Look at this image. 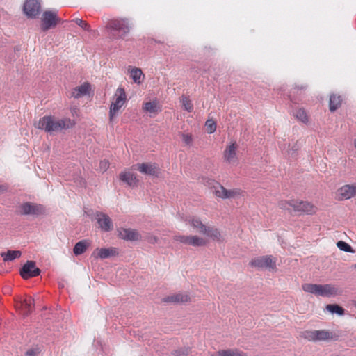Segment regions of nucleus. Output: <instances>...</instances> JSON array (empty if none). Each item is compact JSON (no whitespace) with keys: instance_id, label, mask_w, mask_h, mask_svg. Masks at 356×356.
<instances>
[{"instance_id":"nucleus-44","label":"nucleus","mask_w":356,"mask_h":356,"mask_svg":"<svg viewBox=\"0 0 356 356\" xmlns=\"http://www.w3.org/2000/svg\"><path fill=\"white\" fill-rule=\"evenodd\" d=\"M91 88V86L89 83L88 82H85L83 84H82L81 86L76 88V89H84V90H86V89H90Z\"/></svg>"},{"instance_id":"nucleus-6","label":"nucleus","mask_w":356,"mask_h":356,"mask_svg":"<svg viewBox=\"0 0 356 356\" xmlns=\"http://www.w3.org/2000/svg\"><path fill=\"white\" fill-rule=\"evenodd\" d=\"M238 145L235 140H230L226 145L222 154L225 163L230 165H236L238 163Z\"/></svg>"},{"instance_id":"nucleus-26","label":"nucleus","mask_w":356,"mask_h":356,"mask_svg":"<svg viewBox=\"0 0 356 356\" xmlns=\"http://www.w3.org/2000/svg\"><path fill=\"white\" fill-rule=\"evenodd\" d=\"M207 244V241L203 237L197 235L189 236V245L193 247H201L205 246Z\"/></svg>"},{"instance_id":"nucleus-34","label":"nucleus","mask_w":356,"mask_h":356,"mask_svg":"<svg viewBox=\"0 0 356 356\" xmlns=\"http://www.w3.org/2000/svg\"><path fill=\"white\" fill-rule=\"evenodd\" d=\"M181 102L182 104V106L188 112H191L193 109V104L191 101L186 96H182L181 99Z\"/></svg>"},{"instance_id":"nucleus-27","label":"nucleus","mask_w":356,"mask_h":356,"mask_svg":"<svg viewBox=\"0 0 356 356\" xmlns=\"http://www.w3.org/2000/svg\"><path fill=\"white\" fill-rule=\"evenodd\" d=\"M89 246V243L86 240H82L76 243L73 248V252L75 255L83 254Z\"/></svg>"},{"instance_id":"nucleus-37","label":"nucleus","mask_w":356,"mask_h":356,"mask_svg":"<svg viewBox=\"0 0 356 356\" xmlns=\"http://www.w3.org/2000/svg\"><path fill=\"white\" fill-rule=\"evenodd\" d=\"M219 356H246L245 355L241 354L237 351L224 350L218 353Z\"/></svg>"},{"instance_id":"nucleus-4","label":"nucleus","mask_w":356,"mask_h":356,"mask_svg":"<svg viewBox=\"0 0 356 356\" xmlns=\"http://www.w3.org/2000/svg\"><path fill=\"white\" fill-rule=\"evenodd\" d=\"M300 337L310 342L329 341L333 339L332 333L327 330H308L300 333Z\"/></svg>"},{"instance_id":"nucleus-25","label":"nucleus","mask_w":356,"mask_h":356,"mask_svg":"<svg viewBox=\"0 0 356 356\" xmlns=\"http://www.w3.org/2000/svg\"><path fill=\"white\" fill-rule=\"evenodd\" d=\"M22 256V252L19 250H8L6 252H1V257L3 258V261L9 262L19 258Z\"/></svg>"},{"instance_id":"nucleus-33","label":"nucleus","mask_w":356,"mask_h":356,"mask_svg":"<svg viewBox=\"0 0 356 356\" xmlns=\"http://www.w3.org/2000/svg\"><path fill=\"white\" fill-rule=\"evenodd\" d=\"M205 128L207 134H212L216 131V123L211 119L208 118L205 122Z\"/></svg>"},{"instance_id":"nucleus-31","label":"nucleus","mask_w":356,"mask_h":356,"mask_svg":"<svg viewBox=\"0 0 356 356\" xmlns=\"http://www.w3.org/2000/svg\"><path fill=\"white\" fill-rule=\"evenodd\" d=\"M296 199H291L289 200H280L277 203V206L280 209L286 211L293 210V203Z\"/></svg>"},{"instance_id":"nucleus-15","label":"nucleus","mask_w":356,"mask_h":356,"mask_svg":"<svg viewBox=\"0 0 356 356\" xmlns=\"http://www.w3.org/2000/svg\"><path fill=\"white\" fill-rule=\"evenodd\" d=\"M95 219L99 229L104 232H108L113 230V223L108 214L103 212H97Z\"/></svg>"},{"instance_id":"nucleus-40","label":"nucleus","mask_w":356,"mask_h":356,"mask_svg":"<svg viewBox=\"0 0 356 356\" xmlns=\"http://www.w3.org/2000/svg\"><path fill=\"white\" fill-rule=\"evenodd\" d=\"M146 240L150 244H156L159 241V238L154 234H149L146 236Z\"/></svg>"},{"instance_id":"nucleus-24","label":"nucleus","mask_w":356,"mask_h":356,"mask_svg":"<svg viewBox=\"0 0 356 356\" xmlns=\"http://www.w3.org/2000/svg\"><path fill=\"white\" fill-rule=\"evenodd\" d=\"M58 123L60 131L72 129L76 125V121L69 118L59 119L58 120Z\"/></svg>"},{"instance_id":"nucleus-46","label":"nucleus","mask_w":356,"mask_h":356,"mask_svg":"<svg viewBox=\"0 0 356 356\" xmlns=\"http://www.w3.org/2000/svg\"><path fill=\"white\" fill-rule=\"evenodd\" d=\"M355 147L356 148V140H355Z\"/></svg>"},{"instance_id":"nucleus-7","label":"nucleus","mask_w":356,"mask_h":356,"mask_svg":"<svg viewBox=\"0 0 356 356\" xmlns=\"http://www.w3.org/2000/svg\"><path fill=\"white\" fill-rule=\"evenodd\" d=\"M35 128L44 130L49 134L60 131L58 120L52 115H46L41 118L34 124Z\"/></svg>"},{"instance_id":"nucleus-19","label":"nucleus","mask_w":356,"mask_h":356,"mask_svg":"<svg viewBox=\"0 0 356 356\" xmlns=\"http://www.w3.org/2000/svg\"><path fill=\"white\" fill-rule=\"evenodd\" d=\"M118 254V250L115 247L107 248H97L92 253L93 257L101 259L117 257Z\"/></svg>"},{"instance_id":"nucleus-5","label":"nucleus","mask_w":356,"mask_h":356,"mask_svg":"<svg viewBox=\"0 0 356 356\" xmlns=\"http://www.w3.org/2000/svg\"><path fill=\"white\" fill-rule=\"evenodd\" d=\"M127 102V95L124 90H120L115 93L112 98L109 109V119L111 121L118 115L120 109L124 106Z\"/></svg>"},{"instance_id":"nucleus-20","label":"nucleus","mask_w":356,"mask_h":356,"mask_svg":"<svg viewBox=\"0 0 356 356\" xmlns=\"http://www.w3.org/2000/svg\"><path fill=\"white\" fill-rule=\"evenodd\" d=\"M119 178L122 182L131 187L136 186L138 183V179L135 174L128 170L121 172Z\"/></svg>"},{"instance_id":"nucleus-32","label":"nucleus","mask_w":356,"mask_h":356,"mask_svg":"<svg viewBox=\"0 0 356 356\" xmlns=\"http://www.w3.org/2000/svg\"><path fill=\"white\" fill-rule=\"evenodd\" d=\"M337 247L343 252L348 253H354L355 251L353 248L346 242L343 241H339L337 243Z\"/></svg>"},{"instance_id":"nucleus-42","label":"nucleus","mask_w":356,"mask_h":356,"mask_svg":"<svg viewBox=\"0 0 356 356\" xmlns=\"http://www.w3.org/2000/svg\"><path fill=\"white\" fill-rule=\"evenodd\" d=\"M40 353L39 348H31L26 352V356H37Z\"/></svg>"},{"instance_id":"nucleus-10","label":"nucleus","mask_w":356,"mask_h":356,"mask_svg":"<svg viewBox=\"0 0 356 356\" xmlns=\"http://www.w3.org/2000/svg\"><path fill=\"white\" fill-rule=\"evenodd\" d=\"M293 211L301 215H314L318 211V208L313 203L301 200H295Z\"/></svg>"},{"instance_id":"nucleus-13","label":"nucleus","mask_w":356,"mask_h":356,"mask_svg":"<svg viewBox=\"0 0 356 356\" xmlns=\"http://www.w3.org/2000/svg\"><path fill=\"white\" fill-rule=\"evenodd\" d=\"M117 236L119 238L126 241H139L142 238L141 234L134 229L120 227L117 229Z\"/></svg>"},{"instance_id":"nucleus-36","label":"nucleus","mask_w":356,"mask_h":356,"mask_svg":"<svg viewBox=\"0 0 356 356\" xmlns=\"http://www.w3.org/2000/svg\"><path fill=\"white\" fill-rule=\"evenodd\" d=\"M73 22H74L78 26H79L83 30L90 31V26L86 21H83L79 18H76L73 19Z\"/></svg>"},{"instance_id":"nucleus-11","label":"nucleus","mask_w":356,"mask_h":356,"mask_svg":"<svg viewBox=\"0 0 356 356\" xmlns=\"http://www.w3.org/2000/svg\"><path fill=\"white\" fill-rule=\"evenodd\" d=\"M213 194L221 199H234L243 195V191L239 188L227 189L220 184L214 188Z\"/></svg>"},{"instance_id":"nucleus-12","label":"nucleus","mask_w":356,"mask_h":356,"mask_svg":"<svg viewBox=\"0 0 356 356\" xmlns=\"http://www.w3.org/2000/svg\"><path fill=\"white\" fill-rule=\"evenodd\" d=\"M21 213L25 216H39L45 213V208L42 204L25 202L20 206Z\"/></svg>"},{"instance_id":"nucleus-1","label":"nucleus","mask_w":356,"mask_h":356,"mask_svg":"<svg viewBox=\"0 0 356 356\" xmlns=\"http://www.w3.org/2000/svg\"><path fill=\"white\" fill-rule=\"evenodd\" d=\"M188 225L194 231L202 234L212 241L217 242L223 241V237L217 228L207 226L198 217L190 218L188 219Z\"/></svg>"},{"instance_id":"nucleus-39","label":"nucleus","mask_w":356,"mask_h":356,"mask_svg":"<svg viewBox=\"0 0 356 356\" xmlns=\"http://www.w3.org/2000/svg\"><path fill=\"white\" fill-rule=\"evenodd\" d=\"M109 162L106 160L101 161L99 165V171L104 173L109 168Z\"/></svg>"},{"instance_id":"nucleus-16","label":"nucleus","mask_w":356,"mask_h":356,"mask_svg":"<svg viewBox=\"0 0 356 356\" xmlns=\"http://www.w3.org/2000/svg\"><path fill=\"white\" fill-rule=\"evenodd\" d=\"M356 194V185L347 184L337 189L335 193V197L338 200L343 201L352 198Z\"/></svg>"},{"instance_id":"nucleus-18","label":"nucleus","mask_w":356,"mask_h":356,"mask_svg":"<svg viewBox=\"0 0 356 356\" xmlns=\"http://www.w3.org/2000/svg\"><path fill=\"white\" fill-rule=\"evenodd\" d=\"M40 273V270L36 267L35 263L33 261H27L20 270L21 276L25 280L38 276Z\"/></svg>"},{"instance_id":"nucleus-9","label":"nucleus","mask_w":356,"mask_h":356,"mask_svg":"<svg viewBox=\"0 0 356 356\" xmlns=\"http://www.w3.org/2000/svg\"><path fill=\"white\" fill-rule=\"evenodd\" d=\"M60 21L57 10H46L42 13L41 17V29L43 31H47L56 27Z\"/></svg>"},{"instance_id":"nucleus-3","label":"nucleus","mask_w":356,"mask_h":356,"mask_svg":"<svg viewBox=\"0 0 356 356\" xmlns=\"http://www.w3.org/2000/svg\"><path fill=\"white\" fill-rule=\"evenodd\" d=\"M106 29L113 38H123L130 31L129 22L127 18L111 19Z\"/></svg>"},{"instance_id":"nucleus-17","label":"nucleus","mask_w":356,"mask_h":356,"mask_svg":"<svg viewBox=\"0 0 356 356\" xmlns=\"http://www.w3.org/2000/svg\"><path fill=\"white\" fill-rule=\"evenodd\" d=\"M40 3L38 0H26L24 3L23 10L30 18H35L40 14Z\"/></svg>"},{"instance_id":"nucleus-45","label":"nucleus","mask_w":356,"mask_h":356,"mask_svg":"<svg viewBox=\"0 0 356 356\" xmlns=\"http://www.w3.org/2000/svg\"><path fill=\"white\" fill-rule=\"evenodd\" d=\"M353 268H354L355 269H356V264H355L353 265Z\"/></svg>"},{"instance_id":"nucleus-41","label":"nucleus","mask_w":356,"mask_h":356,"mask_svg":"<svg viewBox=\"0 0 356 356\" xmlns=\"http://www.w3.org/2000/svg\"><path fill=\"white\" fill-rule=\"evenodd\" d=\"M181 138L184 143L188 145H190L193 141L192 136L189 134H183Z\"/></svg>"},{"instance_id":"nucleus-29","label":"nucleus","mask_w":356,"mask_h":356,"mask_svg":"<svg viewBox=\"0 0 356 356\" xmlns=\"http://www.w3.org/2000/svg\"><path fill=\"white\" fill-rule=\"evenodd\" d=\"M294 117L298 120L299 122L307 124L309 123V117L306 113V111L302 108H298L293 113Z\"/></svg>"},{"instance_id":"nucleus-21","label":"nucleus","mask_w":356,"mask_h":356,"mask_svg":"<svg viewBox=\"0 0 356 356\" xmlns=\"http://www.w3.org/2000/svg\"><path fill=\"white\" fill-rule=\"evenodd\" d=\"M137 169L143 174L154 176L159 172V168L154 163H143L137 165Z\"/></svg>"},{"instance_id":"nucleus-38","label":"nucleus","mask_w":356,"mask_h":356,"mask_svg":"<svg viewBox=\"0 0 356 356\" xmlns=\"http://www.w3.org/2000/svg\"><path fill=\"white\" fill-rule=\"evenodd\" d=\"M175 240L182 244H189V236L178 235L175 236Z\"/></svg>"},{"instance_id":"nucleus-14","label":"nucleus","mask_w":356,"mask_h":356,"mask_svg":"<svg viewBox=\"0 0 356 356\" xmlns=\"http://www.w3.org/2000/svg\"><path fill=\"white\" fill-rule=\"evenodd\" d=\"M142 110L145 113L152 118L161 112L162 107L159 101L154 98L145 102Z\"/></svg>"},{"instance_id":"nucleus-23","label":"nucleus","mask_w":356,"mask_h":356,"mask_svg":"<svg viewBox=\"0 0 356 356\" xmlns=\"http://www.w3.org/2000/svg\"><path fill=\"white\" fill-rule=\"evenodd\" d=\"M343 99L341 97L337 94H332L329 99V110L331 112L336 111L342 104Z\"/></svg>"},{"instance_id":"nucleus-30","label":"nucleus","mask_w":356,"mask_h":356,"mask_svg":"<svg viewBox=\"0 0 356 356\" xmlns=\"http://www.w3.org/2000/svg\"><path fill=\"white\" fill-rule=\"evenodd\" d=\"M325 309L327 312H329L332 314H337L339 316H342L344 315V309L338 305L336 304H330L327 305Z\"/></svg>"},{"instance_id":"nucleus-8","label":"nucleus","mask_w":356,"mask_h":356,"mask_svg":"<svg viewBox=\"0 0 356 356\" xmlns=\"http://www.w3.org/2000/svg\"><path fill=\"white\" fill-rule=\"evenodd\" d=\"M250 265L257 269H267L272 271L276 270V260L271 255L258 257L250 261Z\"/></svg>"},{"instance_id":"nucleus-2","label":"nucleus","mask_w":356,"mask_h":356,"mask_svg":"<svg viewBox=\"0 0 356 356\" xmlns=\"http://www.w3.org/2000/svg\"><path fill=\"white\" fill-rule=\"evenodd\" d=\"M302 289L306 293L323 297H334L339 293L337 288L330 284H316L306 283L302 285Z\"/></svg>"},{"instance_id":"nucleus-28","label":"nucleus","mask_w":356,"mask_h":356,"mask_svg":"<svg viewBox=\"0 0 356 356\" xmlns=\"http://www.w3.org/2000/svg\"><path fill=\"white\" fill-rule=\"evenodd\" d=\"M189 297L186 294H176L168 297L165 301L173 303H183L189 300Z\"/></svg>"},{"instance_id":"nucleus-22","label":"nucleus","mask_w":356,"mask_h":356,"mask_svg":"<svg viewBox=\"0 0 356 356\" xmlns=\"http://www.w3.org/2000/svg\"><path fill=\"white\" fill-rule=\"evenodd\" d=\"M127 70L130 78L134 83H140L144 80L145 76L141 69L133 66H129Z\"/></svg>"},{"instance_id":"nucleus-43","label":"nucleus","mask_w":356,"mask_h":356,"mask_svg":"<svg viewBox=\"0 0 356 356\" xmlns=\"http://www.w3.org/2000/svg\"><path fill=\"white\" fill-rule=\"evenodd\" d=\"M88 94V90H76V93H73L72 96L74 97H80L83 95H86Z\"/></svg>"},{"instance_id":"nucleus-35","label":"nucleus","mask_w":356,"mask_h":356,"mask_svg":"<svg viewBox=\"0 0 356 356\" xmlns=\"http://www.w3.org/2000/svg\"><path fill=\"white\" fill-rule=\"evenodd\" d=\"M34 306V300L29 298V300H24L22 302L23 309L26 310V315H28L31 312L32 307Z\"/></svg>"}]
</instances>
